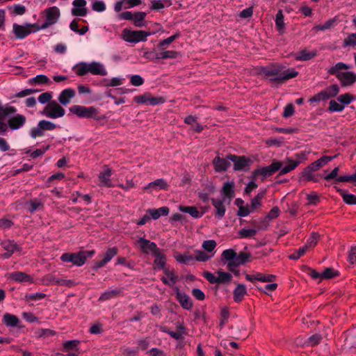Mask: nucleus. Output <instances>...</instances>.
<instances>
[{
    "label": "nucleus",
    "instance_id": "6",
    "mask_svg": "<svg viewBox=\"0 0 356 356\" xmlns=\"http://www.w3.org/2000/svg\"><path fill=\"white\" fill-rule=\"evenodd\" d=\"M152 34L151 32L145 31H132L124 29L122 31V38L130 43H138L147 41V38Z\"/></svg>",
    "mask_w": 356,
    "mask_h": 356
},
{
    "label": "nucleus",
    "instance_id": "37",
    "mask_svg": "<svg viewBox=\"0 0 356 356\" xmlns=\"http://www.w3.org/2000/svg\"><path fill=\"white\" fill-rule=\"evenodd\" d=\"M337 191L342 197L343 201L350 205L356 204V195L347 193L344 190L337 188Z\"/></svg>",
    "mask_w": 356,
    "mask_h": 356
},
{
    "label": "nucleus",
    "instance_id": "49",
    "mask_svg": "<svg viewBox=\"0 0 356 356\" xmlns=\"http://www.w3.org/2000/svg\"><path fill=\"white\" fill-rule=\"evenodd\" d=\"M322 340V336L321 334H314L310 336L307 341L305 344L308 346H315L320 343Z\"/></svg>",
    "mask_w": 356,
    "mask_h": 356
},
{
    "label": "nucleus",
    "instance_id": "31",
    "mask_svg": "<svg viewBox=\"0 0 356 356\" xmlns=\"http://www.w3.org/2000/svg\"><path fill=\"white\" fill-rule=\"evenodd\" d=\"M284 14L282 10H279L275 16V26L276 30L280 35L285 32V23L284 21Z\"/></svg>",
    "mask_w": 356,
    "mask_h": 356
},
{
    "label": "nucleus",
    "instance_id": "46",
    "mask_svg": "<svg viewBox=\"0 0 356 356\" xmlns=\"http://www.w3.org/2000/svg\"><path fill=\"white\" fill-rule=\"evenodd\" d=\"M180 211L184 213H189L192 217L198 218L201 217V215L198 211V209L195 207L186 206V207H180Z\"/></svg>",
    "mask_w": 356,
    "mask_h": 356
},
{
    "label": "nucleus",
    "instance_id": "59",
    "mask_svg": "<svg viewBox=\"0 0 356 356\" xmlns=\"http://www.w3.org/2000/svg\"><path fill=\"white\" fill-rule=\"evenodd\" d=\"M50 147V145H47L46 146H42L41 148L40 149H37L33 152H27L26 153H29L30 154V156L33 159H36L42 155H43Z\"/></svg>",
    "mask_w": 356,
    "mask_h": 356
},
{
    "label": "nucleus",
    "instance_id": "47",
    "mask_svg": "<svg viewBox=\"0 0 356 356\" xmlns=\"http://www.w3.org/2000/svg\"><path fill=\"white\" fill-rule=\"evenodd\" d=\"M47 277H49V282L60 286H71L73 283V282L71 280L56 278L51 275H48Z\"/></svg>",
    "mask_w": 356,
    "mask_h": 356
},
{
    "label": "nucleus",
    "instance_id": "38",
    "mask_svg": "<svg viewBox=\"0 0 356 356\" xmlns=\"http://www.w3.org/2000/svg\"><path fill=\"white\" fill-rule=\"evenodd\" d=\"M181 35V33L179 31H177L175 34L172 35L167 38L166 39H164L163 40H161L158 44V47L160 50H164L166 47H168L173 41H175L176 39L179 38Z\"/></svg>",
    "mask_w": 356,
    "mask_h": 356
},
{
    "label": "nucleus",
    "instance_id": "40",
    "mask_svg": "<svg viewBox=\"0 0 356 356\" xmlns=\"http://www.w3.org/2000/svg\"><path fill=\"white\" fill-rule=\"evenodd\" d=\"M147 14L145 12H136L134 14L133 22L137 27H142L145 26V18Z\"/></svg>",
    "mask_w": 356,
    "mask_h": 356
},
{
    "label": "nucleus",
    "instance_id": "9",
    "mask_svg": "<svg viewBox=\"0 0 356 356\" xmlns=\"http://www.w3.org/2000/svg\"><path fill=\"white\" fill-rule=\"evenodd\" d=\"M227 159L234 163V171H245L246 168H249L252 163V160L245 156L229 154L227 155Z\"/></svg>",
    "mask_w": 356,
    "mask_h": 356
},
{
    "label": "nucleus",
    "instance_id": "24",
    "mask_svg": "<svg viewBox=\"0 0 356 356\" xmlns=\"http://www.w3.org/2000/svg\"><path fill=\"white\" fill-rule=\"evenodd\" d=\"M89 73L94 75H107V71L104 66L102 63L95 61L89 63Z\"/></svg>",
    "mask_w": 356,
    "mask_h": 356
},
{
    "label": "nucleus",
    "instance_id": "58",
    "mask_svg": "<svg viewBox=\"0 0 356 356\" xmlns=\"http://www.w3.org/2000/svg\"><path fill=\"white\" fill-rule=\"evenodd\" d=\"M319 239V234L316 232H313L309 238L307 239L306 244L305 245L307 248H312L316 245Z\"/></svg>",
    "mask_w": 356,
    "mask_h": 356
},
{
    "label": "nucleus",
    "instance_id": "55",
    "mask_svg": "<svg viewBox=\"0 0 356 356\" xmlns=\"http://www.w3.org/2000/svg\"><path fill=\"white\" fill-rule=\"evenodd\" d=\"M49 82V79L44 74H39L29 79L30 83L47 84Z\"/></svg>",
    "mask_w": 356,
    "mask_h": 356
},
{
    "label": "nucleus",
    "instance_id": "64",
    "mask_svg": "<svg viewBox=\"0 0 356 356\" xmlns=\"http://www.w3.org/2000/svg\"><path fill=\"white\" fill-rule=\"evenodd\" d=\"M216 245H217V243H216V241L207 240L203 242L202 247L207 252H211L216 248Z\"/></svg>",
    "mask_w": 356,
    "mask_h": 356
},
{
    "label": "nucleus",
    "instance_id": "43",
    "mask_svg": "<svg viewBox=\"0 0 356 356\" xmlns=\"http://www.w3.org/2000/svg\"><path fill=\"white\" fill-rule=\"evenodd\" d=\"M218 284H228L232 280V275L229 273L218 270Z\"/></svg>",
    "mask_w": 356,
    "mask_h": 356
},
{
    "label": "nucleus",
    "instance_id": "7",
    "mask_svg": "<svg viewBox=\"0 0 356 356\" xmlns=\"http://www.w3.org/2000/svg\"><path fill=\"white\" fill-rule=\"evenodd\" d=\"M283 165V163L280 161H274L270 165L268 166L263 167L261 168L255 169L252 172V177L255 178L259 175L263 177V179L272 176L276 172H277L281 167Z\"/></svg>",
    "mask_w": 356,
    "mask_h": 356
},
{
    "label": "nucleus",
    "instance_id": "18",
    "mask_svg": "<svg viewBox=\"0 0 356 356\" xmlns=\"http://www.w3.org/2000/svg\"><path fill=\"white\" fill-rule=\"evenodd\" d=\"M228 161L227 158H221L219 156H216L212 161L214 170L216 172L226 171L230 166V163Z\"/></svg>",
    "mask_w": 356,
    "mask_h": 356
},
{
    "label": "nucleus",
    "instance_id": "50",
    "mask_svg": "<svg viewBox=\"0 0 356 356\" xmlns=\"http://www.w3.org/2000/svg\"><path fill=\"white\" fill-rule=\"evenodd\" d=\"M307 250L308 248L307 246L303 245L299 248L298 250H296L291 254L289 256V258L292 260H298L302 256H303Z\"/></svg>",
    "mask_w": 356,
    "mask_h": 356
},
{
    "label": "nucleus",
    "instance_id": "56",
    "mask_svg": "<svg viewBox=\"0 0 356 356\" xmlns=\"http://www.w3.org/2000/svg\"><path fill=\"white\" fill-rule=\"evenodd\" d=\"M150 94V92H147L143 95L135 96L134 97V102L137 104L148 105Z\"/></svg>",
    "mask_w": 356,
    "mask_h": 356
},
{
    "label": "nucleus",
    "instance_id": "33",
    "mask_svg": "<svg viewBox=\"0 0 356 356\" xmlns=\"http://www.w3.org/2000/svg\"><path fill=\"white\" fill-rule=\"evenodd\" d=\"M222 194L229 200L234 197V181H227L224 183L222 188Z\"/></svg>",
    "mask_w": 356,
    "mask_h": 356
},
{
    "label": "nucleus",
    "instance_id": "48",
    "mask_svg": "<svg viewBox=\"0 0 356 356\" xmlns=\"http://www.w3.org/2000/svg\"><path fill=\"white\" fill-rule=\"evenodd\" d=\"M321 280L324 279H332L339 275L337 270L332 268H326L323 273L321 274Z\"/></svg>",
    "mask_w": 356,
    "mask_h": 356
},
{
    "label": "nucleus",
    "instance_id": "57",
    "mask_svg": "<svg viewBox=\"0 0 356 356\" xmlns=\"http://www.w3.org/2000/svg\"><path fill=\"white\" fill-rule=\"evenodd\" d=\"M236 252L232 249H227L222 252L221 254L222 260L229 261H234L236 257Z\"/></svg>",
    "mask_w": 356,
    "mask_h": 356
},
{
    "label": "nucleus",
    "instance_id": "52",
    "mask_svg": "<svg viewBox=\"0 0 356 356\" xmlns=\"http://www.w3.org/2000/svg\"><path fill=\"white\" fill-rule=\"evenodd\" d=\"M1 244L4 250L11 252V253H14L15 250H19L17 244L14 241L7 240L2 242Z\"/></svg>",
    "mask_w": 356,
    "mask_h": 356
},
{
    "label": "nucleus",
    "instance_id": "30",
    "mask_svg": "<svg viewBox=\"0 0 356 356\" xmlns=\"http://www.w3.org/2000/svg\"><path fill=\"white\" fill-rule=\"evenodd\" d=\"M286 161L288 162V164L284 167H281V169L279 170V175H283L290 172L291 171L296 169L300 164L299 161H295L289 157L286 158Z\"/></svg>",
    "mask_w": 356,
    "mask_h": 356
},
{
    "label": "nucleus",
    "instance_id": "36",
    "mask_svg": "<svg viewBox=\"0 0 356 356\" xmlns=\"http://www.w3.org/2000/svg\"><path fill=\"white\" fill-rule=\"evenodd\" d=\"M122 293L121 289H113L110 291H106L102 293V295L99 298V301L103 302L108 300L109 299L116 298L120 296Z\"/></svg>",
    "mask_w": 356,
    "mask_h": 356
},
{
    "label": "nucleus",
    "instance_id": "19",
    "mask_svg": "<svg viewBox=\"0 0 356 356\" xmlns=\"http://www.w3.org/2000/svg\"><path fill=\"white\" fill-rule=\"evenodd\" d=\"M176 298L183 309L186 310L192 309L193 305L189 296L185 293L180 292L178 289L176 292Z\"/></svg>",
    "mask_w": 356,
    "mask_h": 356
},
{
    "label": "nucleus",
    "instance_id": "14",
    "mask_svg": "<svg viewBox=\"0 0 356 356\" xmlns=\"http://www.w3.org/2000/svg\"><path fill=\"white\" fill-rule=\"evenodd\" d=\"M277 277L273 274H264L261 273H256L254 275L246 274L245 279L248 281L254 282L259 281L262 282H273L276 280Z\"/></svg>",
    "mask_w": 356,
    "mask_h": 356
},
{
    "label": "nucleus",
    "instance_id": "10",
    "mask_svg": "<svg viewBox=\"0 0 356 356\" xmlns=\"http://www.w3.org/2000/svg\"><path fill=\"white\" fill-rule=\"evenodd\" d=\"M57 128V125L50 121L42 120L39 121L37 127L30 130V136L33 138L44 136V131H52Z\"/></svg>",
    "mask_w": 356,
    "mask_h": 356
},
{
    "label": "nucleus",
    "instance_id": "60",
    "mask_svg": "<svg viewBox=\"0 0 356 356\" xmlns=\"http://www.w3.org/2000/svg\"><path fill=\"white\" fill-rule=\"evenodd\" d=\"M301 177L307 181H314L316 182L317 180L314 179L313 175V172L309 169L307 167L305 168L301 172Z\"/></svg>",
    "mask_w": 356,
    "mask_h": 356
},
{
    "label": "nucleus",
    "instance_id": "29",
    "mask_svg": "<svg viewBox=\"0 0 356 356\" xmlns=\"http://www.w3.org/2000/svg\"><path fill=\"white\" fill-rule=\"evenodd\" d=\"M149 188H159L168 191L169 188V185L164 179H157L154 181L149 183L146 186L144 187V189L145 190Z\"/></svg>",
    "mask_w": 356,
    "mask_h": 356
},
{
    "label": "nucleus",
    "instance_id": "39",
    "mask_svg": "<svg viewBox=\"0 0 356 356\" xmlns=\"http://www.w3.org/2000/svg\"><path fill=\"white\" fill-rule=\"evenodd\" d=\"M73 69L75 70L76 75L83 76L89 73V63L81 62L76 64Z\"/></svg>",
    "mask_w": 356,
    "mask_h": 356
},
{
    "label": "nucleus",
    "instance_id": "25",
    "mask_svg": "<svg viewBox=\"0 0 356 356\" xmlns=\"http://www.w3.org/2000/svg\"><path fill=\"white\" fill-rule=\"evenodd\" d=\"M247 294L246 286L243 284H237L233 291V298L235 302H241Z\"/></svg>",
    "mask_w": 356,
    "mask_h": 356
},
{
    "label": "nucleus",
    "instance_id": "1",
    "mask_svg": "<svg viewBox=\"0 0 356 356\" xmlns=\"http://www.w3.org/2000/svg\"><path fill=\"white\" fill-rule=\"evenodd\" d=\"M283 68L284 66L273 63L257 68V74L264 78H270V81L277 83H284L298 75V72L294 68H288L282 72Z\"/></svg>",
    "mask_w": 356,
    "mask_h": 356
},
{
    "label": "nucleus",
    "instance_id": "62",
    "mask_svg": "<svg viewBox=\"0 0 356 356\" xmlns=\"http://www.w3.org/2000/svg\"><path fill=\"white\" fill-rule=\"evenodd\" d=\"M344 109V106L339 104L335 100H331L329 103L328 111L330 112H341Z\"/></svg>",
    "mask_w": 356,
    "mask_h": 356
},
{
    "label": "nucleus",
    "instance_id": "26",
    "mask_svg": "<svg viewBox=\"0 0 356 356\" xmlns=\"http://www.w3.org/2000/svg\"><path fill=\"white\" fill-rule=\"evenodd\" d=\"M75 96V91L72 88L63 90L59 95L58 101L63 105H67L70 102L71 99Z\"/></svg>",
    "mask_w": 356,
    "mask_h": 356
},
{
    "label": "nucleus",
    "instance_id": "41",
    "mask_svg": "<svg viewBox=\"0 0 356 356\" xmlns=\"http://www.w3.org/2000/svg\"><path fill=\"white\" fill-rule=\"evenodd\" d=\"M179 52L177 51L168 50L156 54V59L177 58Z\"/></svg>",
    "mask_w": 356,
    "mask_h": 356
},
{
    "label": "nucleus",
    "instance_id": "27",
    "mask_svg": "<svg viewBox=\"0 0 356 356\" xmlns=\"http://www.w3.org/2000/svg\"><path fill=\"white\" fill-rule=\"evenodd\" d=\"M170 212L168 207H162L159 209H149L147 213L149 214L151 218L154 220L159 219L161 216H166Z\"/></svg>",
    "mask_w": 356,
    "mask_h": 356
},
{
    "label": "nucleus",
    "instance_id": "23",
    "mask_svg": "<svg viewBox=\"0 0 356 356\" xmlns=\"http://www.w3.org/2000/svg\"><path fill=\"white\" fill-rule=\"evenodd\" d=\"M317 56V51H309L306 49L300 50L295 55V59L299 61H307L313 59Z\"/></svg>",
    "mask_w": 356,
    "mask_h": 356
},
{
    "label": "nucleus",
    "instance_id": "53",
    "mask_svg": "<svg viewBox=\"0 0 356 356\" xmlns=\"http://www.w3.org/2000/svg\"><path fill=\"white\" fill-rule=\"evenodd\" d=\"M356 47V33L349 34L343 41V47Z\"/></svg>",
    "mask_w": 356,
    "mask_h": 356
},
{
    "label": "nucleus",
    "instance_id": "5",
    "mask_svg": "<svg viewBox=\"0 0 356 356\" xmlns=\"http://www.w3.org/2000/svg\"><path fill=\"white\" fill-rule=\"evenodd\" d=\"M70 111L81 118H93L97 120L104 119L99 117V111L94 106L86 107L81 105H74L70 108Z\"/></svg>",
    "mask_w": 356,
    "mask_h": 356
},
{
    "label": "nucleus",
    "instance_id": "35",
    "mask_svg": "<svg viewBox=\"0 0 356 356\" xmlns=\"http://www.w3.org/2000/svg\"><path fill=\"white\" fill-rule=\"evenodd\" d=\"M154 256L155 257V259L154 261V265L156 268L160 269H165V266L166 264V257L165 255L159 250L156 252Z\"/></svg>",
    "mask_w": 356,
    "mask_h": 356
},
{
    "label": "nucleus",
    "instance_id": "3",
    "mask_svg": "<svg viewBox=\"0 0 356 356\" xmlns=\"http://www.w3.org/2000/svg\"><path fill=\"white\" fill-rule=\"evenodd\" d=\"M95 254V250L79 251L76 253H64L60 257L63 262H71L76 266L85 264L88 258H92Z\"/></svg>",
    "mask_w": 356,
    "mask_h": 356
},
{
    "label": "nucleus",
    "instance_id": "54",
    "mask_svg": "<svg viewBox=\"0 0 356 356\" xmlns=\"http://www.w3.org/2000/svg\"><path fill=\"white\" fill-rule=\"evenodd\" d=\"M355 99V97L350 93H345V94L339 95L337 97V100L342 105H348V104H350L353 101H354Z\"/></svg>",
    "mask_w": 356,
    "mask_h": 356
},
{
    "label": "nucleus",
    "instance_id": "4",
    "mask_svg": "<svg viewBox=\"0 0 356 356\" xmlns=\"http://www.w3.org/2000/svg\"><path fill=\"white\" fill-rule=\"evenodd\" d=\"M213 256V254L209 255L202 250H195V256H193L188 252H186L184 254H177L175 255V259L177 262L180 264L188 265L194 260L202 262L207 261L209 260Z\"/></svg>",
    "mask_w": 356,
    "mask_h": 356
},
{
    "label": "nucleus",
    "instance_id": "8",
    "mask_svg": "<svg viewBox=\"0 0 356 356\" xmlns=\"http://www.w3.org/2000/svg\"><path fill=\"white\" fill-rule=\"evenodd\" d=\"M65 113V109L56 101L48 103L42 111V115L52 119L61 118Z\"/></svg>",
    "mask_w": 356,
    "mask_h": 356
},
{
    "label": "nucleus",
    "instance_id": "32",
    "mask_svg": "<svg viewBox=\"0 0 356 356\" xmlns=\"http://www.w3.org/2000/svg\"><path fill=\"white\" fill-rule=\"evenodd\" d=\"M26 204L29 206V211L31 213L44 209V202L37 198L30 200Z\"/></svg>",
    "mask_w": 356,
    "mask_h": 356
},
{
    "label": "nucleus",
    "instance_id": "2",
    "mask_svg": "<svg viewBox=\"0 0 356 356\" xmlns=\"http://www.w3.org/2000/svg\"><path fill=\"white\" fill-rule=\"evenodd\" d=\"M350 65L339 62L332 66L328 70V74L334 75L339 81L342 87L352 86L356 82V74L350 71L341 72L342 70H348Z\"/></svg>",
    "mask_w": 356,
    "mask_h": 356
},
{
    "label": "nucleus",
    "instance_id": "28",
    "mask_svg": "<svg viewBox=\"0 0 356 356\" xmlns=\"http://www.w3.org/2000/svg\"><path fill=\"white\" fill-rule=\"evenodd\" d=\"M19 322V319L17 316L9 313H6L2 318V323L7 327H17Z\"/></svg>",
    "mask_w": 356,
    "mask_h": 356
},
{
    "label": "nucleus",
    "instance_id": "61",
    "mask_svg": "<svg viewBox=\"0 0 356 356\" xmlns=\"http://www.w3.org/2000/svg\"><path fill=\"white\" fill-rule=\"evenodd\" d=\"M339 170V167L334 168L328 175H327L324 177V179L326 181L334 179V184H337V183L340 182L339 181H338V179L341 177V176H338Z\"/></svg>",
    "mask_w": 356,
    "mask_h": 356
},
{
    "label": "nucleus",
    "instance_id": "34",
    "mask_svg": "<svg viewBox=\"0 0 356 356\" xmlns=\"http://www.w3.org/2000/svg\"><path fill=\"white\" fill-rule=\"evenodd\" d=\"M164 273L167 277H162L161 279L164 284L172 286L177 282L178 277L173 271L164 269Z\"/></svg>",
    "mask_w": 356,
    "mask_h": 356
},
{
    "label": "nucleus",
    "instance_id": "12",
    "mask_svg": "<svg viewBox=\"0 0 356 356\" xmlns=\"http://www.w3.org/2000/svg\"><path fill=\"white\" fill-rule=\"evenodd\" d=\"M118 254V248L117 247H113L108 248L104 254V257L102 260L95 262L92 269L95 270H98L104 267L107 263L111 261L113 257Z\"/></svg>",
    "mask_w": 356,
    "mask_h": 356
},
{
    "label": "nucleus",
    "instance_id": "11",
    "mask_svg": "<svg viewBox=\"0 0 356 356\" xmlns=\"http://www.w3.org/2000/svg\"><path fill=\"white\" fill-rule=\"evenodd\" d=\"M45 22L43 23L42 28H48L54 24L60 17V10L56 6H52L45 9Z\"/></svg>",
    "mask_w": 356,
    "mask_h": 356
},
{
    "label": "nucleus",
    "instance_id": "20",
    "mask_svg": "<svg viewBox=\"0 0 356 356\" xmlns=\"http://www.w3.org/2000/svg\"><path fill=\"white\" fill-rule=\"evenodd\" d=\"M13 31L17 39H24L31 34V30L27 24L23 26L15 23L13 25Z\"/></svg>",
    "mask_w": 356,
    "mask_h": 356
},
{
    "label": "nucleus",
    "instance_id": "42",
    "mask_svg": "<svg viewBox=\"0 0 356 356\" xmlns=\"http://www.w3.org/2000/svg\"><path fill=\"white\" fill-rule=\"evenodd\" d=\"M251 257V254L249 252H240L239 254L236 253V257L234 261L236 262V264L239 266L243 265L245 263L250 261V258Z\"/></svg>",
    "mask_w": 356,
    "mask_h": 356
},
{
    "label": "nucleus",
    "instance_id": "13",
    "mask_svg": "<svg viewBox=\"0 0 356 356\" xmlns=\"http://www.w3.org/2000/svg\"><path fill=\"white\" fill-rule=\"evenodd\" d=\"M137 242L144 254H149L151 252L154 255L160 250L154 242H152L144 237H140Z\"/></svg>",
    "mask_w": 356,
    "mask_h": 356
},
{
    "label": "nucleus",
    "instance_id": "21",
    "mask_svg": "<svg viewBox=\"0 0 356 356\" xmlns=\"http://www.w3.org/2000/svg\"><path fill=\"white\" fill-rule=\"evenodd\" d=\"M9 278L17 282H33V278L31 275L20 271H16L10 273Z\"/></svg>",
    "mask_w": 356,
    "mask_h": 356
},
{
    "label": "nucleus",
    "instance_id": "51",
    "mask_svg": "<svg viewBox=\"0 0 356 356\" xmlns=\"http://www.w3.org/2000/svg\"><path fill=\"white\" fill-rule=\"evenodd\" d=\"M307 200L308 205L316 206L320 202V196L316 192H311L307 195Z\"/></svg>",
    "mask_w": 356,
    "mask_h": 356
},
{
    "label": "nucleus",
    "instance_id": "16",
    "mask_svg": "<svg viewBox=\"0 0 356 356\" xmlns=\"http://www.w3.org/2000/svg\"><path fill=\"white\" fill-rule=\"evenodd\" d=\"M177 331H172L167 328L165 326L161 327V330L163 332L168 334L171 337L176 340L183 339L184 335L187 334L186 328L184 323H178L177 325Z\"/></svg>",
    "mask_w": 356,
    "mask_h": 356
},
{
    "label": "nucleus",
    "instance_id": "15",
    "mask_svg": "<svg viewBox=\"0 0 356 356\" xmlns=\"http://www.w3.org/2000/svg\"><path fill=\"white\" fill-rule=\"evenodd\" d=\"M112 175V170L107 165H104V170L99 174L98 178L100 181L99 186L107 188L113 187V184L111 179Z\"/></svg>",
    "mask_w": 356,
    "mask_h": 356
},
{
    "label": "nucleus",
    "instance_id": "17",
    "mask_svg": "<svg viewBox=\"0 0 356 356\" xmlns=\"http://www.w3.org/2000/svg\"><path fill=\"white\" fill-rule=\"evenodd\" d=\"M26 122V118L22 114H17L8 120L7 125L11 130H17L22 127Z\"/></svg>",
    "mask_w": 356,
    "mask_h": 356
},
{
    "label": "nucleus",
    "instance_id": "22",
    "mask_svg": "<svg viewBox=\"0 0 356 356\" xmlns=\"http://www.w3.org/2000/svg\"><path fill=\"white\" fill-rule=\"evenodd\" d=\"M211 204L216 209L215 216L219 218L225 216L226 208L224 205L223 200L217 198H211Z\"/></svg>",
    "mask_w": 356,
    "mask_h": 356
},
{
    "label": "nucleus",
    "instance_id": "63",
    "mask_svg": "<svg viewBox=\"0 0 356 356\" xmlns=\"http://www.w3.org/2000/svg\"><path fill=\"white\" fill-rule=\"evenodd\" d=\"M92 9L99 13L104 12L106 10V4L103 1L95 0L92 3Z\"/></svg>",
    "mask_w": 356,
    "mask_h": 356
},
{
    "label": "nucleus",
    "instance_id": "45",
    "mask_svg": "<svg viewBox=\"0 0 356 356\" xmlns=\"http://www.w3.org/2000/svg\"><path fill=\"white\" fill-rule=\"evenodd\" d=\"M257 233V229H241L238 232V236L240 238H253Z\"/></svg>",
    "mask_w": 356,
    "mask_h": 356
},
{
    "label": "nucleus",
    "instance_id": "44",
    "mask_svg": "<svg viewBox=\"0 0 356 356\" xmlns=\"http://www.w3.org/2000/svg\"><path fill=\"white\" fill-rule=\"evenodd\" d=\"M323 91L325 92L327 99H329L335 97L338 95L339 92V87L337 84H332L323 90Z\"/></svg>",
    "mask_w": 356,
    "mask_h": 356
}]
</instances>
